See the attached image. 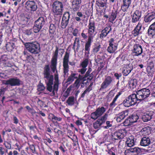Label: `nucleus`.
<instances>
[{
  "label": "nucleus",
  "instance_id": "1",
  "mask_svg": "<svg viewBox=\"0 0 155 155\" xmlns=\"http://www.w3.org/2000/svg\"><path fill=\"white\" fill-rule=\"evenodd\" d=\"M58 53V48H57L54 52V55L52 58L51 63V67L53 72L56 71L54 76V82L53 84V76L50 73V68L48 65H47L44 70V78L47 84V90L51 92L49 94L51 96L55 95V92L58 89L59 84L58 74L56 69L57 58Z\"/></svg>",
  "mask_w": 155,
  "mask_h": 155
},
{
  "label": "nucleus",
  "instance_id": "2",
  "mask_svg": "<svg viewBox=\"0 0 155 155\" xmlns=\"http://www.w3.org/2000/svg\"><path fill=\"white\" fill-rule=\"evenodd\" d=\"M27 50L32 54H37L40 51L39 43L36 42H28L25 44Z\"/></svg>",
  "mask_w": 155,
  "mask_h": 155
},
{
  "label": "nucleus",
  "instance_id": "3",
  "mask_svg": "<svg viewBox=\"0 0 155 155\" xmlns=\"http://www.w3.org/2000/svg\"><path fill=\"white\" fill-rule=\"evenodd\" d=\"M52 12L54 16L61 15L63 10L62 3L59 1L54 2L52 5Z\"/></svg>",
  "mask_w": 155,
  "mask_h": 155
},
{
  "label": "nucleus",
  "instance_id": "4",
  "mask_svg": "<svg viewBox=\"0 0 155 155\" xmlns=\"http://www.w3.org/2000/svg\"><path fill=\"white\" fill-rule=\"evenodd\" d=\"M150 94V90L147 88H144L136 92L135 96L137 101H141L148 97Z\"/></svg>",
  "mask_w": 155,
  "mask_h": 155
},
{
  "label": "nucleus",
  "instance_id": "5",
  "mask_svg": "<svg viewBox=\"0 0 155 155\" xmlns=\"http://www.w3.org/2000/svg\"><path fill=\"white\" fill-rule=\"evenodd\" d=\"M135 96V94H133L126 99L123 103L124 106L126 107H129L134 105L137 101Z\"/></svg>",
  "mask_w": 155,
  "mask_h": 155
},
{
  "label": "nucleus",
  "instance_id": "6",
  "mask_svg": "<svg viewBox=\"0 0 155 155\" xmlns=\"http://www.w3.org/2000/svg\"><path fill=\"white\" fill-rule=\"evenodd\" d=\"M38 2L37 1L28 0L25 4V8L29 11H35L38 8Z\"/></svg>",
  "mask_w": 155,
  "mask_h": 155
},
{
  "label": "nucleus",
  "instance_id": "7",
  "mask_svg": "<svg viewBox=\"0 0 155 155\" xmlns=\"http://www.w3.org/2000/svg\"><path fill=\"white\" fill-rule=\"evenodd\" d=\"M106 109L104 107H99L91 115V118L95 120L102 115L105 112Z\"/></svg>",
  "mask_w": 155,
  "mask_h": 155
},
{
  "label": "nucleus",
  "instance_id": "8",
  "mask_svg": "<svg viewBox=\"0 0 155 155\" xmlns=\"http://www.w3.org/2000/svg\"><path fill=\"white\" fill-rule=\"evenodd\" d=\"M88 38L93 39L95 35V24L94 22H89L88 25Z\"/></svg>",
  "mask_w": 155,
  "mask_h": 155
},
{
  "label": "nucleus",
  "instance_id": "9",
  "mask_svg": "<svg viewBox=\"0 0 155 155\" xmlns=\"http://www.w3.org/2000/svg\"><path fill=\"white\" fill-rule=\"evenodd\" d=\"M69 54L68 52H66L63 58V66L64 67V75H66L68 71V62Z\"/></svg>",
  "mask_w": 155,
  "mask_h": 155
},
{
  "label": "nucleus",
  "instance_id": "10",
  "mask_svg": "<svg viewBox=\"0 0 155 155\" xmlns=\"http://www.w3.org/2000/svg\"><path fill=\"white\" fill-rule=\"evenodd\" d=\"M109 46L107 48V51L110 53H114L117 49V45L114 42V40L111 38L109 41Z\"/></svg>",
  "mask_w": 155,
  "mask_h": 155
},
{
  "label": "nucleus",
  "instance_id": "11",
  "mask_svg": "<svg viewBox=\"0 0 155 155\" xmlns=\"http://www.w3.org/2000/svg\"><path fill=\"white\" fill-rule=\"evenodd\" d=\"M155 18V10L152 9L148 11L147 14L144 17V21L146 22H150Z\"/></svg>",
  "mask_w": 155,
  "mask_h": 155
},
{
  "label": "nucleus",
  "instance_id": "12",
  "mask_svg": "<svg viewBox=\"0 0 155 155\" xmlns=\"http://www.w3.org/2000/svg\"><path fill=\"white\" fill-rule=\"evenodd\" d=\"M70 17L68 12H65L63 16L61 21V27L62 28H65L67 25Z\"/></svg>",
  "mask_w": 155,
  "mask_h": 155
},
{
  "label": "nucleus",
  "instance_id": "13",
  "mask_svg": "<svg viewBox=\"0 0 155 155\" xmlns=\"http://www.w3.org/2000/svg\"><path fill=\"white\" fill-rule=\"evenodd\" d=\"M143 52L141 46L139 44H136L134 46L132 54L134 56H138L140 55Z\"/></svg>",
  "mask_w": 155,
  "mask_h": 155
},
{
  "label": "nucleus",
  "instance_id": "14",
  "mask_svg": "<svg viewBox=\"0 0 155 155\" xmlns=\"http://www.w3.org/2000/svg\"><path fill=\"white\" fill-rule=\"evenodd\" d=\"M112 80L111 77L110 76L107 77L104 81L103 82L101 86L100 90L107 88L111 84Z\"/></svg>",
  "mask_w": 155,
  "mask_h": 155
},
{
  "label": "nucleus",
  "instance_id": "15",
  "mask_svg": "<svg viewBox=\"0 0 155 155\" xmlns=\"http://www.w3.org/2000/svg\"><path fill=\"white\" fill-rule=\"evenodd\" d=\"M126 135V131L124 129H121L115 132L113 137L115 140L123 138Z\"/></svg>",
  "mask_w": 155,
  "mask_h": 155
},
{
  "label": "nucleus",
  "instance_id": "16",
  "mask_svg": "<svg viewBox=\"0 0 155 155\" xmlns=\"http://www.w3.org/2000/svg\"><path fill=\"white\" fill-rule=\"evenodd\" d=\"M20 82V81L19 79L16 78H12L6 81L5 82V84L10 85L12 86H13L19 85Z\"/></svg>",
  "mask_w": 155,
  "mask_h": 155
},
{
  "label": "nucleus",
  "instance_id": "17",
  "mask_svg": "<svg viewBox=\"0 0 155 155\" xmlns=\"http://www.w3.org/2000/svg\"><path fill=\"white\" fill-rule=\"evenodd\" d=\"M154 114V112L152 111L147 112L142 116V119L144 122L148 121L151 119L152 116Z\"/></svg>",
  "mask_w": 155,
  "mask_h": 155
},
{
  "label": "nucleus",
  "instance_id": "18",
  "mask_svg": "<svg viewBox=\"0 0 155 155\" xmlns=\"http://www.w3.org/2000/svg\"><path fill=\"white\" fill-rule=\"evenodd\" d=\"M72 7L75 11L79 10L81 6V0H71Z\"/></svg>",
  "mask_w": 155,
  "mask_h": 155
},
{
  "label": "nucleus",
  "instance_id": "19",
  "mask_svg": "<svg viewBox=\"0 0 155 155\" xmlns=\"http://www.w3.org/2000/svg\"><path fill=\"white\" fill-rule=\"evenodd\" d=\"M111 30V28L110 26L105 27L101 31L99 36L100 38L103 39L105 38L109 33Z\"/></svg>",
  "mask_w": 155,
  "mask_h": 155
},
{
  "label": "nucleus",
  "instance_id": "20",
  "mask_svg": "<svg viewBox=\"0 0 155 155\" xmlns=\"http://www.w3.org/2000/svg\"><path fill=\"white\" fill-rule=\"evenodd\" d=\"M141 15V13L139 11H136L132 15V22L133 23H136L138 21L140 18Z\"/></svg>",
  "mask_w": 155,
  "mask_h": 155
},
{
  "label": "nucleus",
  "instance_id": "21",
  "mask_svg": "<svg viewBox=\"0 0 155 155\" xmlns=\"http://www.w3.org/2000/svg\"><path fill=\"white\" fill-rule=\"evenodd\" d=\"M142 26V23L140 22H139L132 32L134 36H137L138 35L141 33V31H140V30Z\"/></svg>",
  "mask_w": 155,
  "mask_h": 155
},
{
  "label": "nucleus",
  "instance_id": "22",
  "mask_svg": "<svg viewBox=\"0 0 155 155\" xmlns=\"http://www.w3.org/2000/svg\"><path fill=\"white\" fill-rule=\"evenodd\" d=\"M133 69V67L131 64L125 65L122 71L123 74L127 76L131 72Z\"/></svg>",
  "mask_w": 155,
  "mask_h": 155
},
{
  "label": "nucleus",
  "instance_id": "23",
  "mask_svg": "<svg viewBox=\"0 0 155 155\" xmlns=\"http://www.w3.org/2000/svg\"><path fill=\"white\" fill-rule=\"evenodd\" d=\"M128 111L125 110L119 113L117 116L116 120L117 122H120L125 117L128 115Z\"/></svg>",
  "mask_w": 155,
  "mask_h": 155
},
{
  "label": "nucleus",
  "instance_id": "24",
  "mask_svg": "<svg viewBox=\"0 0 155 155\" xmlns=\"http://www.w3.org/2000/svg\"><path fill=\"white\" fill-rule=\"evenodd\" d=\"M131 3V0H123L121 8L124 12H125L129 8Z\"/></svg>",
  "mask_w": 155,
  "mask_h": 155
},
{
  "label": "nucleus",
  "instance_id": "25",
  "mask_svg": "<svg viewBox=\"0 0 155 155\" xmlns=\"http://www.w3.org/2000/svg\"><path fill=\"white\" fill-rule=\"evenodd\" d=\"M150 139L147 137H143L141 140L140 144L141 146H147L150 145Z\"/></svg>",
  "mask_w": 155,
  "mask_h": 155
},
{
  "label": "nucleus",
  "instance_id": "26",
  "mask_svg": "<svg viewBox=\"0 0 155 155\" xmlns=\"http://www.w3.org/2000/svg\"><path fill=\"white\" fill-rule=\"evenodd\" d=\"M36 25L41 28L45 24V19L42 17H39L35 22Z\"/></svg>",
  "mask_w": 155,
  "mask_h": 155
},
{
  "label": "nucleus",
  "instance_id": "27",
  "mask_svg": "<svg viewBox=\"0 0 155 155\" xmlns=\"http://www.w3.org/2000/svg\"><path fill=\"white\" fill-rule=\"evenodd\" d=\"M126 143L127 146L130 147L134 145V138L133 137H130L127 138Z\"/></svg>",
  "mask_w": 155,
  "mask_h": 155
},
{
  "label": "nucleus",
  "instance_id": "28",
  "mask_svg": "<svg viewBox=\"0 0 155 155\" xmlns=\"http://www.w3.org/2000/svg\"><path fill=\"white\" fill-rule=\"evenodd\" d=\"M67 103L70 106H72L76 103L78 104L76 100L73 96H71L68 97L67 100Z\"/></svg>",
  "mask_w": 155,
  "mask_h": 155
},
{
  "label": "nucleus",
  "instance_id": "29",
  "mask_svg": "<svg viewBox=\"0 0 155 155\" xmlns=\"http://www.w3.org/2000/svg\"><path fill=\"white\" fill-rule=\"evenodd\" d=\"M148 33L149 35L153 36L155 35V22L150 26L148 31Z\"/></svg>",
  "mask_w": 155,
  "mask_h": 155
},
{
  "label": "nucleus",
  "instance_id": "30",
  "mask_svg": "<svg viewBox=\"0 0 155 155\" xmlns=\"http://www.w3.org/2000/svg\"><path fill=\"white\" fill-rule=\"evenodd\" d=\"M83 78L81 75H79L78 78L75 81L74 84L75 89H78L80 86V82H83L84 83V81H83Z\"/></svg>",
  "mask_w": 155,
  "mask_h": 155
},
{
  "label": "nucleus",
  "instance_id": "31",
  "mask_svg": "<svg viewBox=\"0 0 155 155\" xmlns=\"http://www.w3.org/2000/svg\"><path fill=\"white\" fill-rule=\"evenodd\" d=\"M121 94L122 92H119L116 95L112 102L110 104V106L111 107H113L117 104L116 101L118 97Z\"/></svg>",
  "mask_w": 155,
  "mask_h": 155
},
{
  "label": "nucleus",
  "instance_id": "32",
  "mask_svg": "<svg viewBox=\"0 0 155 155\" xmlns=\"http://www.w3.org/2000/svg\"><path fill=\"white\" fill-rule=\"evenodd\" d=\"M92 39L88 38V41L86 43L85 45V51L89 53L90 48L91 46V42L92 41Z\"/></svg>",
  "mask_w": 155,
  "mask_h": 155
},
{
  "label": "nucleus",
  "instance_id": "33",
  "mask_svg": "<svg viewBox=\"0 0 155 155\" xmlns=\"http://www.w3.org/2000/svg\"><path fill=\"white\" fill-rule=\"evenodd\" d=\"M124 60V57L123 56H120L116 58L115 63L117 65H119L123 63V61Z\"/></svg>",
  "mask_w": 155,
  "mask_h": 155
},
{
  "label": "nucleus",
  "instance_id": "34",
  "mask_svg": "<svg viewBox=\"0 0 155 155\" xmlns=\"http://www.w3.org/2000/svg\"><path fill=\"white\" fill-rule=\"evenodd\" d=\"M131 122L133 123L139 121L138 116L137 115H134L129 117Z\"/></svg>",
  "mask_w": 155,
  "mask_h": 155
},
{
  "label": "nucleus",
  "instance_id": "35",
  "mask_svg": "<svg viewBox=\"0 0 155 155\" xmlns=\"http://www.w3.org/2000/svg\"><path fill=\"white\" fill-rule=\"evenodd\" d=\"M49 118L53 122L55 121H60L61 120L62 118L61 117H58L53 114H50L49 115Z\"/></svg>",
  "mask_w": 155,
  "mask_h": 155
},
{
  "label": "nucleus",
  "instance_id": "36",
  "mask_svg": "<svg viewBox=\"0 0 155 155\" xmlns=\"http://www.w3.org/2000/svg\"><path fill=\"white\" fill-rule=\"evenodd\" d=\"M15 47V43L13 42H8L6 46V49L8 51H12Z\"/></svg>",
  "mask_w": 155,
  "mask_h": 155
},
{
  "label": "nucleus",
  "instance_id": "37",
  "mask_svg": "<svg viewBox=\"0 0 155 155\" xmlns=\"http://www.w3.org/2000/svg\"><path fill=\"white\" fill-rule=\"evenodd\" d=\"M103 123L100 120L98 119L93 124L94 128L95 129H99Z\"/></svg>",
  "mask_w": 155,
  "mask_h": 155
},
{
  "label": "nucleus",
  "instance_id": "38",
  "mask_svg": "<svg viewBox=\"0 0 155 155\" xmlns=\"http://www.w3.org/2000/svg\"><path fill=\"white\" fill-rule=\"evenodd\" d=\"M107 0H96V2L98 3V6L100 7H104L106 6Z\"/></svg>",
  "mask_w": 155,
  "mask_h": 155
},
{
  "label": "nucleus",
  "instance_id": "39",
  "mask_svg": "<svg viewBox=\"0 0 155 155\" xmlns=\"http://www.w3.org/2000/svg\"><path fill=\"white\" fill-rule=\"evenodd\" d=\"M140 151V149L139 148L135 147L134 148H130V150H127V151H125V155H128L127 154V153H129L130 152H136L137 153H138Z\"/></svg>",
  "mask_w": 155,
  "mask_h": 155
},
{
  "label": "nucleus",
  "instance_id": "40",
  "mask_svg": "<svg viewBox=\"0 0 155 155\" xmlns=\"http://www.w3.org/2000/svg\"><path fill=\"white\" fill-rule=\"evenodd\" d=\"M77 75V74L75 73H72L68 77L67 79L68 82H72L75 79H77L78 77L76 76Z\"/></svg>",
  "mask_w": 155,
  "mask_h": 155
},
{
  "label": "nucleus",
  "instance_id": "41",
  "mask_svg": "<svg viewBox=\"0 0 155 155\" xmlns=\"http://www.w3.org/2000/svg\"><path fill=\"white\" fill-rule=\"evenodd\" d=\"M89 61L87 58L85 59L80 64V67L86 68L88 64Z\"/></svg>",
  "mask_w": 155,
  "mask_h": 155
},
{
  "label": "nucleus",
  "instance_id": "42",
  "mask_svg": "<svg viewBox=\"0 0 155 155\" xmlns=\"http://www.w3.org/2000/svg\"><path fill=\"white\" fill-rule=\"evenodd\" d=\"M137 85L136 80L135 79L131 80L129 82V85L131 89L135 87Z\"/></svg>",
  "mask_w": 155,
  "mask_h": 155
},
{
  "label": "nucleus",
  "instance_id": "43",
  "mask_svg": "<svg viewBox=\"0 0 155 155\" xmlns=\"http://www.w3.org/2000/svg\"><path fill=\"white\" fill-rule=\"evenodd\" d=\"M108 116V114L107 113V112L104 115L102 116L100 118L98 119L104 124L107 120Z\"/></svg>",
  "mask_w": 155,
  "mask_h": 155
},
{
  "label": "nucleus",
  "instance_id": "44",
  "mask_svg": "<svg viewBox=\"0 0 155 155\" xmlns=\"http://www.w3.org/2000/svg\"><path fill=\"white\" fill-rule=\"evenodd\" d=\"M116 17V14L115 13L112 12L109 18V21L110 22H112Z\"/></svg>",
  "mask_w": 155,
  "mask_h": 155
},
{
  "label": "nucleus",
  "instance_id": "45",
  "mask_svg": "<svg viewBox=\"0 0 155 155\" xmlns=\"http://www.w3.org/2000/svg\"><path fill=\"white\" fill-rule=\"evenodd\" d=\"M80 41L79 39H78L77 38H75V39L74 41V45L73 46V47L72 48L74 50L75 49V46H76L77 47V48H78L80 46Z\"/></svg>",
  "mask_w": 155,
  "mask_h": 155
},
{
  "label": "nucleus",
  "instance_id": "46",
  "mask_svg": "<svg viewBox=\"0 0 155 155\" xmlns=\"http://www.w3.org/2000/svg\"><path fill=\"white\" fill-rule=\"evenodd\" d=\"M55 30V27L53 24H51L49 27V31L50 33L53 34Z\"/></svg>",
  "mask_w": 155,
  "mask_h": 155
},
{
  "label": "nucleus",
  "instance_id": "47",
  "mask_svg": "<svg viewBox=\"0 0 155 155\" xmlns=\"http://www.w3.org/2000/svg\"><path fill=\"white\" fill-rule=\"evenodd\" d=\"M92 69L91 68H89L88 71L86 72L85 77H82L83 78V81H85L86 80V77H88V75H89L90 74L91 72V71Z\"/></svg>",
  "mask_w": 155,
  "mask_h": 155
},
{
  "label": "nucleus",
  "instance_id": "48",
  "mask_svg": "<svg viewBox=\"0 0 155 155\" xmlns=\"http://www.w3.org/2000/svg\"><path fill=\"white\" fill-rule=\"evenodd\" d=\"M130 120V119L129 117L127 119L124 121V125L126 126H129L131 125L132 123L131 122Z\"/></svg>",
  "mask_w": 155,
  "mask_h": 155
},
{
  "label": "nucleus",
  "instance_id": "49",
  "mask_svg": "<svg viewBox=\"0 0 155 155\" xmlns=\"http://www.w3.org/2000/svg\"><path fill=\"white\" fill-rule=\"evenodd\" d=\"M41 28L36 25L35 24V25L33 28L34 32L35 33H37L39 31Z\"/></svg>",
  "mask_w": 155,
  "mask_h": 155
},
{
  "label": "nucleus",
  "instance_id": "50",
  "mask_svg": "<svg viewBox=\"0 0 155 155\" xmlns=\"http://www.w3.org/2000/svg\"><path fill=\"white\" fill-rule=\"evenodd\" d=\"M45 89V87L44 85L41 83L38 85L37 89L38 91H42Z\"/></svg>",
  "mask_w": 155,
  "mask_h": 155
},
{
  "label": "nucleus",
  "instance_id": "51",
  "mask_svg": "<svg viewBox=\"0 0 155 155\" xmlns=\"http://www.w3.org/2000/svg\"><path fill=\"white\" fill-rule=\"evenodd\" d=\"M101 48L100 45H98V46H96L94 47L93 49V52L94 53H97L98 52Z\"/></svg>",
  "mask_w": 155,
  "mask_h": 155
},
{
  "label": "nucleus",
  "instance_id": "52",
  "mask_svg": "<svg viewBox=\"0 0 155 155\" xmlns=\"http://www.w3.org/2000/svg\"><path fill=\"white\" fill-rule=\"evenodd\" d=\"M4 144L7 148L10 149L11 148L12 146L11 144L8 142L5 141Z\"/></svg>",
  "mask_w": 155,
  "mask_h": 155
},
{
  "label": "nucleus",
  "instance_id": "53",
  "mask_svg": "<svg viewBox=\"0 0 155 155\" xmlns=\"http://www.w3.org/2000/svg\"><path fill=\"white\" fill-rule=\"evenodd\" d=\"M76 15L80 17L81 18L83 19L85 18V16L84 15H83L82 13L81 12H78L77 13Z\"/></svg>",
  "mask_w": 155,
  "mask_h": 155
},
{
  "label": "nucleus",
  "instance_id": "54",
  "mask_svg": "<svg viewBox=\"0 0 155 155\" xmlns=\"http://www.w3.org/2000/svg\"><path fill=\"white\" fill-rule=\"evenodd\" d=\"M106 124L107 125L104 127V128L105 129H108L112 126L111 122L110 121H107L106 122Z\"/></svg>",
  "mask_w": 155,
  "mask_h": 155
},
{
  "label": "nucleus",
  "instance_id": "55",
  "mask_svg": "<svg viewBox=\"0 0 155 155\" xmlns=\"http://www.w3.org/2000/svg\"><path fill=\"white\" fill-rule=\"evenodd\" d=\"M81 68L79 69L78 70V72L82 74H84L87 70V68L83 67H81Z\"/></svg>",
  "mask_w": 155,
  "mask_h": 155
},
{
  "label": "nucleus",
  "instance_id": "56",
  "mask_svg": "<svg viewBox=\"0 0 155 155\" xmlns=\"http://www.w3.org/2000/svg\"><path fill=\"white\" fill-rule=\"evenodd\" d=\"M94 76V74L93 73H91L89 75H88V77H87V82H88V81H90L93 78Z\"/></svg>",
  "mask_w": 155,
  "mask_h": 155
},
{
  "label": "nucleus",
  "instance_id": "57",
  "mask_svg": "<svg viewBox=\"0 0 155 155\" xmlns=\"http://www.w3.org/2000/svg\"><path fill=\"white\" fill-rule=\"evenodd\" d=\"M70 91V89L68 88L66 91L64 93V96L65 97H67L69 95Z\"/></svg>",
  "mask_w": 155,
  "mask_h": 155
},
{
  "label": "nucleus",
  "instance_id": "58",
  "mask_svg": "<svg viewBox=\"0 0 155 155\" xmlns=\"http://www.w3.org/2000/svg\"><path fill=\"white\" fill-rule=\"evenodd\" d=\"M147 128H144L142 129L140 132L142 134L147 135Z\"/></svg>",
  "mask_w": 155,
  "mask_h": 155
},
{
  "label": "nucleus",
  "instance_id": "59",
  "mask_svg": "<svg viewBox=\"0 0 155 155\" xmlns=\"http://www.w3.org/2000/svg\"><path fill=\"white\" fill-rule=\"evenodd\" d=\"M7 77V75L5 72L0 73V77L2 78H5Z\"/></svg>",
  "mask_w": 155,
  "mask_h": 155
},
{
  "label": "nucleus",
  "instance_id": "60",
  "mask_svg": "<svg viewBox=\"0 0 155 155\" xmlns=\"http://www.w3.org/2000/svg\"><path fill=\"white\" fill-rule=\"evenodd\" d=\"M37 103L38 105H39L41 107H42L44 106V102L40 100H38L37 102Z\"/></svg>",
  "mask_w": 155,
  "mask_h": 155
},
{
  "label": "nucleus",
  "instance_id": "61",
  "mask_svg": "<svg viewBox=\"0 0 155 155\" xmlns=\"http://www.w3.org/2000/svg\"><path fill=\"white\" fill-rule=\"evenodd\" d=\"M13 120L14 123L15 124H17L18 123V120L15 116H14L13 117Z\"/></svg>",
  "mask_w": 155,
  "mask_h": 155
},
{
  "label": "nucleus",
  "instance_id": "62",
  "mask_svg": "<svg viewBox=\"0 0 155 155\" xmlns=\"http://www.w3.org/2000/svg\"><path fill=\"white\" fill-rule=\"evenodd\" d=\"M91 89H90V87H88L83 92L85 94H88Z\"/></svg>",
  "mask_w": 155,
  "mask_h": 155
},
{
  "label": "nucleus",
  "instance_id": "63",
  "mask_svg": "<svg viewBox=\"0 0 155 155\" xmlns=\"http://www.w3.org/2000/svg\"><path fill=\"white\" fill-rule=\"evenodd\" d=\"M4 149L3 147H0V153L2 155H3L5 153V152L4 151Z\"/></svg>",
  "mask_w": 155,
  "mask_h": 155
},
{
  "label": "nucleus",
  "instance_id": "64",
  "mask_svg": "<svg viewBox=\"0 0 155 155\" xmlns=\"http://www.w3.org/2000/svg\"><path fill=\"white\" fill-rule=\"evenodd\" d=\"M74 19L77 21L78 22H80L82 20H83L80 17H79L78 16H77L76 15L74 18Z\"/></svg>",
  "mask_w": 155,
  "mask_h": 155
}]
</instances>
